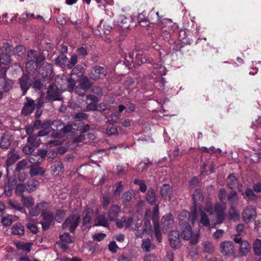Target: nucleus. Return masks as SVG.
<instances>
[{
	"instance_id": "obj_1",
	"label": "nucleus",
	"mask_w": 261,
	"mask_h": 261,
	"mask_svg": "<svg viewBox=\"0 0 261 261\" xmlns=\"http://www.w3.org/2000/svg\"><path fill=\"white\" fill-rule=\"evenodd\" d=\"M28 59L26 63V68L31 70H36L39 64L45 60V57L42 54H37L34 50H30L28 54Z\"/></svg>"
},
{
	"instance_id": "obj_2",
	"label": "nucleus",
	"mask_w": 261,
	"mask_h": 261,
	"mask_svg": "<svg viewBox=\"0 0 261 261\" xmlns=\"http://www.w3.org/2000/svg\"><path fill=\"white\" fill-rule=\"evenodd\" d=\"M178 218L179 225L189 224V221L194 223L197 218V212L196 210H193L190 214L188 211L184 210L180 213Z\"/></svg>"
},
{
	"instance_id": "obj_3",
	"label": "nucleus",
	"mask_w": 261,
	"mask_h": 261,
	"mask_svg": "<svg viewBox=\"0 0 261 261\" xmlns=\"http://www.w3.org/2000/svg\"><path fill=\"white\" fill-rule=\"evenodd\" d=\"M181 231V236L186 240H189L191 243L195 244L197 242L198 236L193 233L192 227L190 224L180 225Z\"/></svg>"
},
{
	"instance_id": "obj_4",
	"label": "nucleus",
	"mask_w": 261,
	"mask_h": 261,
	"mask_svg": "<svg viewBox=\"0 0 261 261\" xmlns=\"http://www.w3.org/2000/svg\"><path fill=\"white\" fill-rule=\"evenodd\" d=\"M107 74V70L104 67L97 65L90 69L89 76L91 80L97 81L105 77Z\"/></svg>"
},
{
	"instance_id": "obj_5",
	"label": "nucleus",
	"mask_w": 261,
	"mask_h": 261,
	"mask_svg": "<svg viewBox=\"0 0 261 261\" xmlns=\"http://www.w3.org/2000/svg\"><path fill=\"white\" fill-rule=\"evenodd\" d=\"M61 93L56 85H51L47 89L46 98L51 101L61 100L63 99Z\"/></svg>"
},
{
	"instance_id": "obj_6",
	"label": "nucleus",
	"mask_w": 261,
	"mask_h": 261,
	"mask_svg": "<svg viewBox=\"0 0 261 261\" xmlns=\"http://www.w3.org/2000/svg\"><path fill=\"white\" fill-rule=\"evenodd\" d=\"M233 241L235 243L239 244V254L241 256H246L250 252L251 248L248 242L246 240H243L240 237L234 236Z\"/></svg>"
},
{
	"instance_id": "obj_7",
	"label": "nucleus",
	"mask_w": 261,
	"mask_h": 261,
	"mask_svg": "<svg viewBox=\"0 0 261 261\" xmlns=\"http://www.w3.org/2000/svg\"><path fill=\"white\" fill-rule=\"evenodd\" d=\"M19 84L22 91V95H25L32 85V81L27 74H23L19 79Z\"/></svg>"
},
{
	"instance_id": "obj_8",
	"label": "nucleus",
	"mask_w": 261,
	"mask_h": 261,
	"mask_svg": "<svg viewBox=\"0 0 261 261\" xmlns=\"http://www.w3.org/2000/svg\"><path fill=\"white\" fill-rule=\"evenodd\" d=\"M80 222V217L72 215L69 217L63 224V227L66 228L69 227L70 232H73Z\"/></svg>"
},
{
	"instance_id": "obj_9",
	"label": "nucleus",
	"mask_w": 261,
	"mask_h": 261,
	"mask_svg": "<svg viewBox=\"0 0 261 261\" xmlns=\"http://www.w3.org/2000/svg\"><path fill=\"white\" fill-rule=\"evenodd\" d=\"M242 215L243 220L246 223H249L256 218V210L253 207L248 206L244 208Z\"/></svg>"
},
{
	"instance_id": "obj_10",
	"label": "nucleus",
	"mask_w": 261,
	"mask_h": 261,
	"mask_svg": "<svg viewBox=\"0 0 261 261\" xmlns=\"http://www.w3.org/2000/svg\"><path fill=\"white\" fill-rule=\"evenodd\" d=\"M62 125L61 122L58 120H55L53 121H51L50 120L47 121L42 124L41 123V122L40 120H36L33 125V127L37 129H39L40 128H47V127H51L52 126H56L57 129H58V126H61Z\"/></svg>"
},
{
	"instance_id": "obj_11",
	"label": "nucleus",
	"mask_w": 261,
	"mask_h": 261,
	"mask_svg": "<svg viewBox=\"0 0 261 261\" xmlns=\"http://www.w3.org/2000/svg\"><path fill=\"white\" fill-rule=\"evenodd\" d=\"M41 217H42V221L40 223L42 225V229L46 230L49 228L51 222L54 220V214L49 211H45L41 214Z\"/></svg>"
},
{
	"instance_id": "obj_12",
	"label": "nucleus",
	"mask_w": 261,
	"mask_h": 261,
	"mask_svg": "<svg viewBox=\"0 0 261 261\" xmlns=\"http://www.w3.org/2000/svg\"><path fill=\"white\" fill-rule=\"evenodd\" d=\"M221 252L225 256H231L234 254V249L232 242L224 241L220 244Z\"/></svg>"
},
{
	"instance_id": "obj_13",
	"label": "nucleus",
	"mask_w": 261,
	"mask_h": 261,
	"mask_svg": "<svg viewBox=\"0 0 261 261\" xmlns=\"http://www.w3.org/2000/svg\"><path fill=\"white\" fill-rule=\"evenodd\" d=\"M214 208L217 216L216 223L221 224L225 218V211L226 210L225 204H220L217 203L215 205Z\"/></svg>"
},
{
	"instance_id": "obj_14",
	"label": "nucleus",
	"mask_w": 261,
	"mask_h": 261,
	"mask_svg": "<svg viewBox=\"0 0 261 261\" xmlns=\"http://www.w3.org/2000/svg\"><path fill=\"white\" fill-rule=\"evenodd\" d=\"M180 234L177 230L171 231L169 236L170 246L174 249L178 248L180 245Z\"/></svg>"
},
{
	"instance_id": "obj_15",
	"label": "nucleus",
	"mask_w": 261,
	"mask_h": 261,
	"mask_svg": "<svg viewBox=\"0 0 261 261\" xmlns=\"http://www.w3.org/2000/svg\"><path fill=\"white\" fill-rule=\"evenodd\" d=\"M172 188L168 184H164L160 188V194L163 198L166 200H170L172 195Z\"/></svg>"
},
{
	"instance_id": "obj_16",
	"label": "nucleus",
	"mask_w": 261,
	"mask_h": 261,
	"mask_svg": "<svg viewBox=\"0 0 261 261\" xmlns=\"http://www.w3.org/2000/svg\"><path fill=\"white\" fill-rule=\"evenodd\" d=\"M48 203L46 202L42 201L38 203L35 207L31 208L30 210V214L33 217L38 216L40 214V212H42V213L45 212Z\"/></svg>"
},
{
	"instance_id": "obj_17",
	"label": "nucleus",
	"mask_w": 261,
	"mask_h": 261,
	"mask_svg": "<svg viewBox=\"0 0 261 261\" xmlns=\"http://www.w3.org/2000/svg\"><path fill=\"white\" fill-rule=\"evenodd\" d=\"M120 212L121 208L118 205H111L107 213V216L109 220L110 221L116 220V218L118 216V215L120 213Z\"/></svg>"
},
{
	"instance_id": "obj_18",
	"label": "nucleus",
	"mask_w": 261,
	"mask_h": 261,
	"mask_svg": "<svg viewBox=\"0 0 261 261\" xmlns=\"http://www.w3.org/2000/svg\"><path fill=\"white\" fill-rule=\"evenodd\" d=\"M27 102L24 103L22 110V113L25 115H28L32 113L35 110L36 103L32 99L26 97Z\"/></svg>"
},
{
	"instance_id": "obj_19",
	"label": "nucleus",
	"mask_w": 261,
	"mask_h": 261,
	"mask_svg": "<svg viewBox=\"0 0 261 261\" xmlns=\"http://www.w3.org/2000/svg\"><path fill=\"white\" fill-rule=\"evenodd\" d=\"M135 199V194L133 190L125 192L122 195V202L123 204L133 202Z\"/></svg>"
},
{
	"instance_id": "obj_20",
	"label": "nucleus",
	"mask_w": 261,
	"mask_h": 261,
	"mask_svg": "<svg viewBox=\"0 0 261 261\" xmlns=\"http://www.w3.org/2000/svg\"><path fill=\"white\" fill-rule=\"evenodd\" d=\"M133 222V219L131 217L126 218L122 217L120 219L116 220V225L119 228L123 227H128L132 225Z\"/></svg>"
},
{
	"instance_id": "obj_21",
	"label": "nucleus",
	"mask_w": 261,
	"mask_h": 261,
	"mask_svg": "<svg viewBox=\"0 0 261 261\" xmlns=\"http://www.w3.org/2000/svg\"><path fill=\"white\" fill-rule=\"evenodd\" d=\"M39 165H32L30 167V174L31 176L43 175L45 173V170L43 168L39 166Z\"/></svg>"
},
{
	"instance_id": "obj_22",
	"label": "nucleus",
	"mask_w": 261,
	"mask_h": 261,
	"mask_svg": "<svg viewBox=\"0 0 261 261\" xmlns=\"http://www.w3.org/2000/svg\"><path fill=\"white\" fill-rule=\"evenodd\" d=\"M11 143V137L7 133H4L1 137L0 147L3 149H8Z\"/></svg>"
},
{
	"instance_id": "obj_23",
	"label": "nucleus",
	"mask_w": 261,
	"mask_h": 261,
	"mask_svg": "<svg viewBox=\"0 0 261 261\" xmlns=\"http://www.w3.org/2000/svg\"><path fill=\"white\" fill-rule=\"evenodd\" d=\"M20 159L19 154L15 150H11L6 161V165L10 166Z\"/></svg>"
},
{
	"instance_id": "obj_24",
	"label": "nucleus",
	"mask_w": 261,
	"mask_h": 261,
	"mask_svg": "<svg viewBox=\"0 0 261 261\" xmlns=\"http://www.w3.org/2000/svg\"><path fill=\"white\" fill-rule=\"evenodd\" d=\"M146 200L150 204H154L156 200V193L153 189L150 188L148 189L146 195Z\"/></svg>"
},
{
	"instance_id": "obj_25",
	"label": "nucleus",
	"mask_w": 261,
	"mask_h": 261,
	"mask_svg": "<svg viewBox=\"0 0 261 261\" xmlns=\"http://www.w3.org/2000/svg\"><path fill=\"white\" fill-rule=\"evenodd\" d=\"M39 184V181L36 179H31L29 180L25 184L27 191L29 193L33 192L37 189Z\"/></svg>"
},
{
	"instance_id": "obj_26",
	"label": "nucleus",
	"mask_w": 261,
	"mask_h": 261,
	"mask_svg": "<svg viewBox=\"0 0 261 261\" xmlns=\"http://www.w3.org/2000/svg\"><path fill=\"white\" fill-rule=\"evenodd\" d=\"M52 71L53 66L51 64L47 62L43 63L39 68V71L45 76L50 74Z\"/></svg>"
},
{
	"instance_id": "obj_27",
	"label": "nucleus",
	"mask_w": 261,
	"mask_h": 261,
	"mask_svg": "<svg viewBox=\"0 0 261 261\" xmlns=\"http://www.w3.org/2000/svg\"><path fill=\"white\" fill-rule=\"evenodd\" d=\"M132 19L130 17H126L124 15H120L118 17V22L119 23L120 27L123 29H127L130 26Z\"/></svg>"
},
{
	"instance_id": "obj_28",
	"label": "nucleus",
	"mask_w": 261,
	"mask_h": 261,
	"mask_svg": "<svg viewBox=\"0 0 261 261\" xmlns=\"http://www.w3.org/2000/svg\"><path fill=\"white\" fill-rule=\"evenodd\" d=\"M95 225L107 227L108 226V219L105 215L97 214L95 219Z\"/></svg>"
},
{
	"instance_id": "obj_29",
	"label": "nucleus",
	"mask_w": 261,
	"mask_h": 261,
	"mask_svg": "<svg viewBox=\"0 0 261 261\" xmlns=\"http://www.w3.org/2000/svg\"><path fill=\"white\" fill-rule=\"evenodd\" d=\"M12 232L14 234L22 236L24 234V226L19 223H17L13 225L11 228Z\"/></svg>"
},
{
	"instance_id": "obj_30",
	"label": "nucleus",
	"mask_w": 261,
	"mask_h": 261,
	"mask_svg": "<svg viewBox=\"0 0 261 261\" xmlns=\"http://www.w3.org/2000/svg\"><path fill=\"white\" fill-rule=\"evenodd\" d=\"M227 201H229L231 206H234L238 203L239 197L236 191H231L227 196Z\"/></svg>"
},
{
	"instance_id": "obj_31",
	"label": "nucleus",
	"mask_w": 261,
	"mask_h": 261,
	"mask_svg": "<svg viewBox=\"0 0 261 261\" xmlns=\"http://www.w3.org/2000/svg\"><path fill=\"white\" fill-rule=\"evenodd\" d=\"M193 199L195 205L201 203L203 200V195L200 189H195L193 194Z\"/></svg>"
},
{
	"instance_id": "obj_32",
	"label": "nucleus",
	"mask_w": 261,
	"mask_h": 261,
	"mask_svg": "<svg viewBox=\"0 0 261 261\" xmlns=\"http://www.w3.org/2000/svg\"><path fill=\"white\" fill-rule=\"evenodd\" d=\"M92 85V83L87 76H84L78 85L79 87H81L83 91H87L91 87Z\"/></svg>"
},
{
	"instance_id": "obj_33",
	"label": "nucleus",
	"mask_w": 261,
	"mask_h": 261,
	"mask_svg": "<svg viewBox=\"0 0 261 261\" xmlns=\"http://www.w3.org/2000/svg\"><path fill=\"white\" fill-rule=\"evenodd\" d=\"M18 219V217L14 215H7L2 218L1 223L4 226H8L11 224L16 221Z\"/></svg>"
},
{
	"instance_id": "obj_34",
	"label": "nucleus",
	"mask_w": 261,
	"mask_h": 261,
	"mask_svg": "<svg viewBox=\"0 0 261 261\" xmlns=\"http://www.w3.org/2000/svg\"><path fill=\"white\" fill-rule=\"evenodd\" d=\"M21 201L23 204L28 208L31 207L34 203V198L31 196L22 195Z\"/></svg>"
},
{
	"instance_id": "obj_35",
	"label": "nucleus",
	"mask_w": 261,
	"mask_h": 261,
	"mask_svg": "<svg viewBox=\"0 0 261 261\" xmlns=\"http://www.w3.org/2000/svg\"><path fill=\"white\" fill-rule=\"evenodd\" d=\"M67 60V57L64 54H60L55 60L56 65L63 68L64 67L65 63Z\"/></svg>"
},
{
	"instance_id": "obj_36",
	"label": "nucleus",
	"mask_w": 261,
	"mask_h": 261,
	"mask_svg": "<svg viewBox=\"0 0 261 261\" xmlns=\"http://www.w3.org/2000/svg\"><path fill=\"white\" fill-rule=\"evenodd\" d=\"M142 248L143 250L148 252L154 248V246L151 244L150 239H144L142 241Z\"/></svg>"
},
{
	"instance_id": "obj_37",
	"label": "nucleus",
	"mask_w": 261,
	"mask_h": 261,
	"mask_svg": "<svg viewBox=\"0 0 261 261\" xmlns=\"http://www.w3.org/2000/svg\"><path fill=\"white\" fill-rule=\"evenodd\" d=\"M200 223L204 226L210 227V222L207 215L203 211L200 212Z\"/></svg>"
},
{
	"instance_id": "obj_38",
	"label": "nucleus",
	"mask_w": 261,
	"mask_h": 261,
	"mask_svg": "<svg viewBox=\"0 0 261 261\" xmlns=\"http://www.w3.org/2000/svg\"><path fill=\"white\" fill-rule=\"evenodd\" d=\"M253 249L254 254L256 255L260 256L261 255V240L256 239L253 244Z\"/></svg>"
},
{
	"instance_id": "obj_39",
	"label": "nucleus",
	"mask_w": 261,
	"mask_h": 261,
	"mask_svg": "<svg viewBox=\"0 0 261 261\" xmlns=\"http://www.w3.org/2000/svg\"><path fill=\"white\" fill-rule=\"evenodd\" d=\"M93 216V212L89 211H85L83 214V224L85 225L88 224L91 219Z\"/></svg>"
},
{
	"instance_id": "obj_40",
	"label": "nucleus",
	"mask_w": 261,
	"mask_h": 261,
	"mask_svg": "<svg viewBox=\"0 0 261 261\" xmlns=\"http://www.w3.org/2000/svg\"><path fill=\"white\" fill-rule=\"evenodd\" d=\"M14 81L9 79H5V82L3 86V89L4 92H9L13 87Z\"/></svg>"
},
{
	"instance_id": "obj_41",
	"label": "nucleus",
	"mask_w": 261,
	"mask_h": 261,
	"mask_svg": "<svg viewBox=\"0 0 261 261\" xmlns=\"http://www.w3.org/2000/svg\"><path fill=\"white\" fill-rule=\"evenodd\" d=\"M13 47L8 43H5L1 47V54L11 55Z\"/></svg>"
},
{
	"instance_id": "obj_42",
	"label": "nucleus",
	"mask_w": 261,
	"mask_h": 261,
	"mask_svg": "<svg viewBox=\"0 0 261 261\" xmlns=\"http://www.w3.org/2000/svg\"><path fill=\"white\" fill-rule=\"evenodd\" d=\"M161 222L164 227L168 226L169 225L172 223V215L171 214H169L163 217L161 219Z\"/></svg>"
},
{
	"instance_id": "obj_43",
	"label": "nucleus",
	"mask_w": 261,
	"mask_h": 261,
	"mask_svg": "<svg viewBox=\"0 0 261 261\" xmlns=\"http://www.w3.org/2000/svg\"><path fill=\"white\" fill-rule=\"evenodd\" d=\"M227 186L229 188H233L237 183V179L233 175H230L226 179Z\"/></svg>"
},
{
	"instance_id": "obj_44",
	"label": "nucleus",
	"mask_w": 261,
	"mask_h": 261,
	"mask_svg": "<svg viewBox=\"0 0 261 261\" xmlns=\"http://www.w3.org/2000/svg\"><path fill=\"white\" fill-rule=\"evenodd\" d=\"M27 160L28 162H29L32 165H40L41 164L39 157L35 153L29 155Z\"/></svg>"
},
{
	"instance_id": "obj_45",
	"label": "nucleus",
	"mask_w": 261,
	"mask_h": 261,
	"mask_svg": "<svg viewBox=\"0 0 261 261\" xmlns=\"http://www.w3.org/2000/svg\"><path fill=\"white\" fill-rule=\"evenodd\" d=\"M228 194L226 192V191L224 189H221L219 190L218 193V197L220 200L223 203V204L226 203V202L227 201V196Z\"/></svg>"
},
{
	"instance_id": "obj_46",
	"label": "nucleus",
	"mask_w": 261,
	"mask_h": 261,
	"mask_svg": "<svg viewBox=\"0 0 261 261\" xmlns=\"http://www.w3.org/2000/svg\"><path fill=\"white\" fill-rule=\"evenodd\" d=\"M27 191L26 185L23 184H18L15 188V193L17 195H23L22 194L24 191Z\"/></svg>"
},
{
	"instance_id": "obj_47",
	"label": "nucleus",
	"mask_w": 261,
	"mask_h": 261,
	"mask_svg": "<svg viewBox=\"0 0 261 261\" xmlns=\"http://www.w3.org/2000/svg\"><path fill=\"white\" fill-rule=\"evenodd\" d=\"M52 170L54 171H57L58 173H63L64 171V167L62 163L60 162H57L51 166Z\"/></svg>"
},
{
	"instance_id": "obj_48",
	"label": "nucleus",
	"mask_w": 261,
	"mask_h": 261,
	"mask_svg": "<svg viewBox=\"0 0 261 261\" xmlns=\"http://www.w3.org/2000/svg\"><path fill=\"white\" fill-rule=\"evenodd\" d=\"M60 240L62 242H65L67 244L72 243V238L69 233H64L60 236Z\"/></svg>"
},
{
	"instance_id": "obj_49",
	"label": "nucleus",
	"mask_w": 261,
	"mask_h": 261,
	"mask_svg": "<svg viewBox=\"0 0 261 261\" xmlns=\"http://www.w3.org/2000/svg\"><path fill=\"white\" fill-rule=\"evenodd\" d=\"M37 135H31L28 138V142L33 146L37 147L39 146V143L37 141Z\"/></svg>"
},
{
	"instance_id": "obj_50",
	"label": "nucleus",
	"mask_w": 261,
	"mask_h": 261,
	"mask_svg": "<svg viewBox=\"0 0 261 261\" xmlns=\"http://www.w3.org/2000/svg\"><path fill=\"white\" fill-rule=\"evenodd\" d=\"M28 164V161L27 159H24L19 161L16 165V171H20L24 169L25 167Z\"/></svg>"
},
{
	"instance_id": "obj_51",
	"label": "nucleus",
	"mask_w": 261,
	"mask_h": 261,
	"mask_svg": "<svg viewBox=\"0 0 261 261\" xmlns=\"http://www.w3.org/2000/svg\"><path fill=\"white\" fill-rule=\"evenodd\" d=\"M25 49L22 45H17L14 50V55L18 57L21 56L24 54Z\"/></svg>"
},
{
	"instance_id": "obj_52",
	"label": "nucleus",
	"mask_w": 261,
	"mask_h": 261,
	"mask_svg": "<svg viewBox=\"0 0 261 261\" xmlns=\"http://www.w3.org/2000/svg\"><path fill=\"white\" fill-rule=\"evenodd\" d=\"M229 214L232 219L238 218L240 216L239 211L236 209L234 206H230Z\"/></svg>"
},
{
	"instance_id": "obj_53",
	"label": "nucleus",
	"mask_w": 261,
	"mask_h": 261,
	"mask_svg": "<svg viewBox=\"0 0 261 261\" xmlns=\"http://www.w3.org/2000/svg\"><path fill=\"white\" fill-rule=\"evenodd\" d=\"M154 234L156 237L157 240L160 242L162 240V234L159 229V225L158 222L154 223Z\"/></svg>"
},
{
	"instance_id": "obj_54",
	"label": "nucleus",
	"mask_w": 261,
	"mask_h": 261,
	"mask_svg": "<svg viewBox=\"0 0 261 261\" xmlns=\"http://www.w3.org/2000/svg\"><path fill=\"white\" fill-rule=\"evenodd\" d=\"M84 70V69L82 65H77L72 69L70 75L72 76L75 74H77L79 73L83 72Z\"/></svg>"
},
{
	"instance_id": "obj_55",
	"label": "nucleus",
	"mask_w": 261,
	"mask_h": 261,
	"mask_svg": "<svg viewBox=\"0 0 261 261\" xmlns=\"http://www.w3.org/2000/svg\"><path fill=\"white\" fill-rule=\"evenodd\" d=\"M89 116V115L84 112H79L75 114L74 119L77 120H86Z\"/></svg>"
},
{
	"instance_id": "obj_56",
	"label": "nucleus",
	"mask_w": 261,
	"mask_h": 261,
	"mask_svg": "<svg viewBox=\"0 0 261 261\" xmlns=\"http://www.w3.org/2000/svg\"><path fill=\"white\" fill-rule=\"evenodd\" d=\"M77 62V57L76 55L72 56L69 63L67 65V67L68 69H71L76 64Z\"/></svg>"
},
{
	"instance_id": "obj_57",
	"label": "nucleus",
	"mask_w": 261,
	"mask_h": 261,
	"mask_svg": "<svg viewBox=\"0 0 261 261\" xmlns=\"http://www.w3.org/2000/svg\"><path fill=\"white\" fill-rule=\"evenodd\" d=\"M68 90L70 92H72L75 86V81L73 78H69L68 79Z\"/></svg>"
},
{
	"instance_id": "obj_58",
	"label": "nucleus",
	"mask_w": 261,
	"mask_h": 261,
	"mask_svg": "<svg viewBox=\"0 0 261 261\" xmlns=\"http://www.w3.org/2000/svg\"><path fill=\"white\" fill-rule=\"evenodd\" d=\"M97 110H98L97 106L96 103H94V102L90 103L88 104V105H87V106L86 107V108L84 109V111H87V112L90 111H97Z\"/></svg>"
},
{
	"instance_id": "obj_59",
	"label": "nucleus",
	"mask_w": 261,
	"mask_h": 261,
	"mask_svg": "<svg viewBox=\"0 0 261 261\" xmlns=\"http://www.w3.org/2000/svg\"><path fill=\"white\" fill-rule=\"evenodd\" d=\"M106 133L109 136L115 135L118 134V130L116 127L110 126L107 128Z\"/></svg>"
},
{
	"instance_id": "obj_60",
	"label": "nucleus",
	"mask_w": 261,
	"mask_h": 261,
	"mask_svg": "<svg viewBox=\"0 0 261 261\" xmlns=\"http://www.w3.org/2000/svg\"><path fill=\"white\" fill-rule=\"evenodd\" d=\"M159 212V206L158 204H156L155 205L153 209V215H152V220L154 223L155 222V221L158 219V214Z\"/></svg>"
},
{
	"instance_id": "obj_61",
	"label": "nucleus",
	"mask_w": 261,
	"mask_h": 261,
	"mask_svg": "<svg viewBox=\"0 0 261 261\" xmlns=\"http://www.w3.org/2000/svg\"><path fill=\"white\" fill-rule=\"evenodd\" d=\"M115 186L116 188L115 190L114 194L119 195L123 187L122 181H120L117 183L115 185Z\"/></svg>"
},
{
	"instance_id": "obj_62",
	"label": "nucleus",
	"mask_w": 261,
	"mask_h": 261,
	"mask_svg": "<svg viewBox=\"0 0 261 261\" xmlns=\"http://www.w3.org/2000/svg\"><path fill=\"white\" fill-rule=\"evenodd\" d=\"M26 226L33 233H36L38 231V227L34 224L28 223Z\"/></svg>"
},
{
	"instance_id": "obj_63",
	"label": "nucleus",
	"mask_w": 261,
	"mask_h": 261,
	"mask_svg": "<svg viewBox=\"0 0 261 261\" xmlns=\"http://www.w3.org/2000/svg\"><path fill=\"white\" fill-rule=\"evenodd\" d=\"M245 195L249 199H253L256 197L255 194L253 193V191L250 189L247 188L245 191Z\"/></svg>"
},
{
	"instance_id": "obj_64",
	"label": "nucleus",
	"mask_w": 261,
	"mask_h": 261,
	"mask_svg": "<svg viewBox=\"0 0 261 261\" xmlns=\"http://www.w3.org/2000/svg\"><path fill=\"white\" fill-rule=\"evenodd\" d=\"M198 179L196 177H194L189 181V186L191 189H194L198 186Z\"/></svg>"
}]
</instances>
